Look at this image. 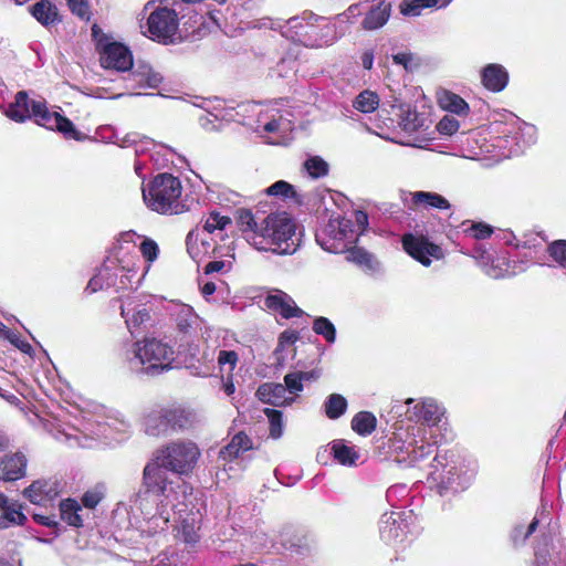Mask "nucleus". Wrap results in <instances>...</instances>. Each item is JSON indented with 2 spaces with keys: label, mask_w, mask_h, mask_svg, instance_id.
Returning a JSON list of instances; mask_svg holds the SVG:
<instances>
[{
  "label": "nucleus",
  "mask_w": 566,
  "mask_h": 566,
  "mask_svg": "<svg viewBox=\"0 0 566 566\" xmlns=\"http://www.w3.org/2000/svg\"><path fill=\"white\" fill-rule=\"evenodd\" d=\"M153 566H186L181 563L177 555L160 554L155 560Z\"/></svg>",
  "instance_id": "60"
},
{
  "label": "nucleus",
  "mask_w": 566,
  "mask_h": 566,
  "mask_svg": "<svg viewBox=\"0 0 566 566\" xmlns=\"http://www.w3.org/2000/svg\"><path fill=\"white\" fill-rule=\"evenodd\" d=\"M264 413L270 423V436L273 439H279L283 434L282 412L275 409L265 408Z\"/></svg>",
  "instance_id": "48"
},
{
  "label": "nucleus",
  "mask_w": 566,
  "mask_h": 566,
  "mask_svg": "<svg viewBox=\"0 0 566 566\" xmlns=\"http://www.w3.org/2000/svg\"><path fill=\"white\" fill-rule=\"evenodd\" d=\"M289 126H290L289 122L283 120V117L280 116L279 118H273V119L269 120L268 123H265L263 126V129L266 133H277V132H282V130H287Z\"/></svg>",
  "instance_id": "58"
},
{
  "label": "nucleus",
  "mask_w": 566,
  "mask_h": 566,
  "mask_svg": "<svg viewBox=\"0 0 566 566\" xmlns=\"http://www.w3.org/2000/svg\"><path fill=\"white\" fill-rule=\"evenodd\" d=\"M81 510L80 503L73 499H66L60 503L61 518L74 527L83 525V520L78 513Z\"/></svg>",
  "instance_id": "35"
},
{
  "label": "nucleus",
  "mask_w": 566,
  "mask_h": 566,
  "mask_svg": "<svg viewBox=\"0 0 566 566\" xmlns=\"http://www.w3.org/2000/svg\"><path fill=\"white\" fill-rule=\"evenodd\" d=\"M546 510L543 507V510L538 513L539 517L535 516L531 524L527 526L526 531H524L523 525L516 526L512 534L514 543H524L536 531L539 521L544 518Z\"/></svg>",
  "instance_id": "47"
},
{
  "label": "nucleus",
  "mask_w": 566,
  "mask_h": 566,
  "mask_svg": "<svg viewBox=\"0 0 566 566\" xmlns=\"http://www.w3.org/2000/svg\"><path fill=\"white\" fill-rule=\"evenodd\" d=\"M32 115L38 125H41L49 129H55L56 124H59V118L61 116V114L56 112H50L45 103L41 101L32 102Z\"/></svg>",
  "instance_id": "32"
},
{
  "label": "nucleus",
  "mask_w": 566,
  "mask_h": 566,
  "mask_svg": "<svg viewBox=\"0 0 566 566\" xmlns=\"http://www.w3.org/2000/svg\"><path fill=\"white\" fill-rule=\"evenodd\" d=\"M284 28L286 29L282 31L284 36L311 48L331 45L338 38L335 23L313 13L291 18L286 21Z\"/></svg>",
  "instance_id": "3"
},
{
  "label": "nucleus",
  "mask_w": 566,
  "mask_h": 566,
  "mask_svg": "<svg viewBox=\"0 0 566 566\" xmlns=\"http://www.w3.org/2000/svg\"><path fill=\"white\" fill-rule=\"evenodd\" d=\"M218 364L223 370L228 366V371L231 374L239 360V356L234 350H220L218 354Z\"/></svg>",
  "instance_id": "54"
},
{
  "label": "nucleus",
  "mask_w": 566,
  "mask_h": 566,
  "mask_svg": "<svg viewBox=\"0 0 566 566\" xmlns=\"http://www.w3.org/2000/svg\"><path fill=\"white\" fill-rule=\"evenodd\" d=\"M252 449L251 439L243 432L237 433L231 441L220 450L219 457L223 461L238 458L241 452Z\"/></svg>",
  "instance_id": "28"
},
{
  "label": "nucleus",
  "mask_w": 566,
  "mask_h": 566,
  "mask_svg": "<svg viewBox=\"0 0 566 566\" xmlns=\"http://www.w3.org/2000/svg\"><path fill=\"white\" fill-rule=\"evenodd\" d=\"M538 264L566 269V250H534Z\"/></svg>",
  "instance_id": "37"
},
{
  "label": "nucleus",
  "mask_w": 566,
  "mask_h": 566,
  "mask_svg": "<svg viewBox=\"0 0 566 566\" xmlns=\"http://www.w3.org/2000/svg\"><path fill=\"white\" fill-rule=\"evenodd\" d=\"M304 167L308 175L313 178H319L328 172V165L319 157H311L304 163Z\"/></svg>",
  "instance_id": "50"
},
{
  "label": "nucleus",
  "mask_w": 566,
  "mask_h": 566,
  "mask_svg": "<svg viewBox=\"0 0 566 566\" xmlns=\"http://www.w3.org/2000/svg\"><path fill=\"white\" fill-rule=\"evenodd\" d=\"M65 441L69 443L70 447L78 446L82 448H90L92 444L88 442V436L82 434L78 436H72L70 433H65Z\"/></svg>",
  "instance_id": "63"
},
{
  "label": "nucleus",
  "mask_w": 566,
  "mask_h": 566,
  "mask_svg": "<svg viewBox=\"0 0 566 566\" xmlns=\"http://www.w3.org/2000/svg\"><path fill=\"white\" fill-rule=\"evenodd\" d=\"M231 266H232L231 261L216 260V261L208 262L203 269V272H205V274H212V273L221 272L223 270L229 271L231 269Z\"/></svg>",
  "instance_id": "57"
},
{
  "label": "nucleus",
  "mask_w": 566,
  "mask_h": 566,
  "mask_svg": "<svg viewBox=\"0 0 566 566\" xmlns=\"http://www.w3.org/2000/svg\"><path fill=\"white\" fill-rule=\"evenodd\" d=\"M4 337L13 344L15 347H18L23 353H30L31 345L24 340H22L11 329H6Z\"/></svg>",
  "instance_id": "61"
},
{
  "label": "nucleus",
  "mask_w": 566,
  "mask_h": 566,
  "mask_svg": "<svg viewBox=\"0 0 566 566\" xmlns=\"http://www.w3.org/2000/svg\"><path fill=\"white\" fill-rule=\"evenodd\" d=\"M295 223L286 211L269 213L260 223L259 234L274 244L286 242L295 233Z\"/></svg>",
  "instance_id": "10"
},
{
  "label": "nucleus",
  "mask_w": 566,
  "mask_h": 566,
  "mask_svg": "<svg viewBox=\"0 0 566 566\" xmlns=\"http://www.w3.org/2000/svg\"><path fill=\"white\" fill-rule=\"evenodd\" d=\"M114 253L108 255L104 261L103 268L98 274L92 277L86 286L91 293H95L104 286L117 285L118 289H125L126 282L129 277L124 272H135L134 266L123 264L124 258L128 255L127 250H112Z\"/></svg>",
  "instance_id": "9"
},
{
  "label": "nucleus",
  "mask_w": 566,
  "mask_h": 566,
  "mask_svg": "<svg viewBox=\"0 0 566 566\" xmlns=\"http://www.w3.org/2000/svg\"><path fill=\"white\" fill-rule=\"evenodd\" d=\"M73 13L82 19H88V7L85 0H66Z\"/></svg>",
  "instance_id": "59"
},
{
  "label": "nucleus",
  "mask_w": 566,
  "mask_h": 566,
  "mask_svg": "<svg viewBox=\"0 0 566 566\" xmlns=\"http://www.w3.org/2000/svg\"><path fill=\"white\" fill-rule=\"evenodd\" d=\"M23 494L31 503L43 505L56 495V491L53 484L39 480L28 486Z\"/></svg>",
  "instance_id": "25"
},
{
  "label": "nucleus",
  "mask_w": 566,
  "mask_h": 566,
  "mask_svg": "<svg viewBox=\"0 0 566 566\" xmlns=\"http://www.w3.org/2000/svg\"><path fill=\"white\" fill-rule=\"evenodd\" d=\"M460 127L459 122L452 116H444L437 125V129L442 135H453Z\"/></svg>",
  "instance_id": "56"
},
{
  "label": "nucleus",
  "mask_w": 566,
  "mask_h": 566,
  "mask_svg": "<svg viewBox=\"0 0 566 566\" xmlns=\"http://www.w3.org/2000/svg\"><path fill=\"white\" fill-rule=\"evenodd\" d=\"M200 454L197 443L186 439L171 441L157 450L143 470L142 489L114 511L117 539L130 545L144 544L168 528L170 509H177L179 497L186 499L191 489L180 479L169 480L167 471L187 475Z\"/></svg>",
  "instance_id": "1"
},
{
  "label": "nucleus",
  "mask_w": 566,
  "mask_h": 566,
  "mask_svg": "<svg viewBox=\"0 0 566 566\" xmlns=\"http://www.w3.org/2000/svg\"><path fill=\"white\" fill-rule=\"evenodd\" d=\"M166 406L149 412L145 418V432L151 437L167 436L171 431Z\"/></svg>",
  "instance_id": "20"
},
{
  "label": "nucleus",
  "mask_w": 566,
  "mask_h": 566,
  "mask_svg": "<svg viewBox=\"0 0 566 566\" xmlns=\"http://www.w3.org/2000/svg\"><path fill=\"white\" fill-rule=\"evenodd\" d=\"M465 232L476 240H483L490 237L493 232L492 228L485 223H472Z\"/></svg>",
  "instance_id": "55"
},
{
  "label": "nucleus",
  "mask_w": 566,
  "mask_h": 566,
  "mask_svg": "<svg viewBox=\"0 0 566 566\" xmlns=\"http://www.w3.org/2000/svg\"><path fill=\"white\" fill-rule=\"evenodd\" d=\"M104 497V486L96 485L86 491L82 497V503L87 509H95Z\"/></svg>",
  "instance_id": "52"
},
{
  "label": "nucleus",
  "mask_w": 566,
  "mask_h": 566,
  "mask_svg": "<svg viewBox=\"0 0 566 566\" xmlns=\"http://www.w3.org/2000/svg\"><path fill=\"white\" fill-rule=\"evenodd\" d=\"M318 370L292 371L285 375L284 386L290 394H297L303 390L305 381H315L319 378Z\"/></svg>",
  "instance_id": "29"
},
{
  "label": "nucleus",
  "mask_w": 566,
  "mask_h": 566,
  "mask_svg": "<svg viewBox=\"0 0 566 566\" xmlns=\"http://www.w3.org/2000/svg\"><path fill=\"white\" fill-rule=\"evenodd\" d=\"M332 451L338 463L348 467L355 465L360 457L354 446L346 444L344 441H335Z\"/></svg>",
  "instance_id": "33"
},
{
  "label": "nucleus",
  "mask_w": 566,
  "mask_h": 566,
  "mask_svg": "<svg viewBox=\"0 0 566 566\" xmlns=\"http://www.w3.org/2000/svg\"><path fill=\"white\" fill-rule=\"evenodd\" d=\"M117 242L120 245V248L130 244L134 245L135 248H158L157 243L154 240L139 235L133 231L120 233Z\"/></svg>",
  "instance_id": "43"
},
{
  "label": "nucleus",
  "mask_w": 566,
  "mask_h": 566,
  "mask_svg": "<svg viewBox=\"0 0 566 566\" xmlns=\"http://www.w3.org/2000/svg\"><path fill=\"white\" fill-rule=\"evenodd\" d=\"M187 500L186 499H182V497H179V502L180 504L178 505L177 509H170V513L174 512V514H179V518H180V527H179V536L182 538V541L187 544H196L199 538H200V535H199V522H200V518L191 513L189 514L187 517H181V513L184 512V510L180 507L181 505H186L185 504V501Z\"/></svg>",
  "instance_id": "18"
},
{
  "label": "nucleus",
  "mask_w": 566,
  "mask_h": 566,
  "mask_svg": "<svg viewBox=\"0 0 566 566\" xmlns=\"http://www.w3.org/2000/svg\"><path fill=\"white\" fill-rule=\"evenodd\" d=\"M407 413L410 420L416 421L415 424L426 426L430 438H434L433 428L441 421L444 409L434 399L423 398L412 407H409Z\"/></svg>",
  "instance_id": "11"
},
{
  "label": "nucleus",
  "mask_w": 566,
  "mask_h": 566,
  "mask_svg": "<svg viewBox=\"0 0 566 566\" xmlns=\"http://www.w3.org/2000/svg\"><path fill=\"white\" fill-rule=\"evenodd\" d=\"M390 14L389 4L379 3L374 7L364 19L363 27L366 30H376L382 27Z\"/></svg>",
  "instance_id": "34"
},
{
  "label": "nucleus",
  "mask_w": 566,
  "mask_h": 566,
  "mask_svg": "<svg viewBox=\"0 0 566 566\" xmlns=\"http://www.w3.org/2000/svg\"><path fill=\"white\" fill-rule=\"evenodd\" d=\"M329 252H342L347 262L356 265L361 272L374 275L381 271V264L368 250H328Z\"/></svg>",
  "instance_id": "15"
},
{
  "label": "nucleus",
  "mask_w": 566,
  "mask_h": 566,
  "mask_svg": "<svg viewBox=\"0 0 566 566\" xmlns=\"http://www.w3.org/2000/svg\"><path fill=\"white\" fill-rule=\"evenodd\" d=\"M264 304L270 311L279 313L286 319L303 315V311L295 304L294 300L281 290H274L273 293L269 294Z\"/></svg>",
  "instance_id": "14"
},
{
  "label": "nucleus",
  "mask_w": 566,
  "mask_h": 566,
  "mask_svg": "<svg viewBox=\"0 0 566 566\" xmlns=\"http://www.w3.org/2000/svg\"><path fill=\"white\" fill-rule=\"evenodd\" d=\"M412 208H434L439 210H447L450 208L449 201L441 195L430 191H415L411 192Z\"/></svg>",
  "instance_id": "24"
},
{
  "label": "nucleus",
  "mask_w": 566,
  "mask_h": 566,
  "mask_svg": "<svg viewBox=\"0 0 566 566\" xmlns=\"http://www.w3.org/2000/svg\"><path fill=\"white\" fill-rule=\"evenodd\" d=\"M256 397L264 403L273 406L290 405L293 398L286 397V388L282 384L265 382L256 390Z\"/></svg>",
  "instance_id": "21"
},
{
  "label": "nucleus",
  "mask_w": 566,
  "mask_h": 566,
  "mask_svg": "<svg viewBox=\"0 0 566 566\" xmlns=\"http://www.w3.org/2000/svg\"><path fill=\"white\" fill-rule=\"evenodd\" d=\"M429 479L437 484L440 494L465 490L476 474V462L455 451L438 453L430 464Z\"/></svg>",
  "instance_id": "2"
},
{
  "label": "nucleus",
  "mask_w": 566,
  "mask_h": 566,
  "mask_svg": "<svg viewBox=\"0 0 566 566\" xmlns=\"http://www.w3.org/2000/svg\"><path fill=\"white\" fill-rule=\"evenodd\" d=\"M354 221L361 231H365L368 227V216L363 210H356L354 212Z\"/></svg>",
  "instance_id": "64"
},
{
  "label": "nucleus",
  "mask_w": 566,
  "mask_h": 566,
  "mask_svg": "<svg viewBox=\"0 0 566 566\" xmlns=\"http://www.w3.org/2000/svg\"><path fill=\"white\" fill-rule=\"evenodd\" d=\"M167 416L169 417L171 431H185L193 428L199 419L197 412L182 405L166 406Z\"/></svg>",
  "instance_id": "16"
},
{
  "label": "nucleus",
  "mask_w": 566,
  "mask_h": 566,
  "mask_svg": "<svg viewBox=\"0 0 566 566\" xmlns=\"http://www.w3.org/2000/svg\"><path fill=\"white\" fill-rule=\"evenodd\" d=\"M436 444V437L430 438L426 426L412 424L407 428L405 438H401L395 447L396 460L407 467L418 465L433 453Z\"/></svg>",
  "instance_id": "8"
},
{
  "label": "nucleus",
  "mask_w": 566,
  "mask_h": 566,
  "mask_svg": "<svg viewBox=\"0 0 566 566\" xmlns=\"http://www.w3.org/2000/svg\"><path fill=\"white\" fill-rule=\"evenodd\" d=\"M439 3V0H406L400 3V12L403 15L417 17L422 9L431 8Z\"/></svg>",
  "instance_id": "45"
},
{
  "label": "nucleus",
  "mask_w": 566,
  "mask_h": 566,
  "mask_svg": "<svg viewBox=\"0 0 566 566\" xmlns=\"http://www.w3.org/2000/svg\"><path fill=\"white\" fill-rule=\"evenodd\" d=\"M325 413L329 419H338L347 409V400L339 394H332L324 403Z\"/></svg>",
  "instance_id": "39"
},
{
  "label": "nucleus",
  "mask_w": 566,
  "mask_h": 566,
  "mask_svg": "<svg viewBox=\"0 0 566 566\" xmlns=\"http://www.w3.org/2000/svg\"><path fill=\"white\" fill-rule=\"evenodd\" d=\"M400 112L401 114L399 125L405 132L413 133L422 127L423 120L410 106H400Z\"/></svg>",
  "instance_id": "41"
},
{
  "label": "nucleus",
  "mask_w": 566,
  "mask_h": 566,
  "mask_svg": "<svg viewBox=\"0 0 566 566\" xmlns=\"http://www.w3.org/2000/svg\"><path fill=\"white\" fill-rule=\"evenodd\" d=\"M25 522L27 516L22 512V506L17 501H11L0 515V530H6L14 525L22 526Z\"/></svg>",
  "instance_id": "31"
},
{
  "label": "nucleus",
  "mask_w": 566,
  "mask_h": 566,
  "mask_svg": "<svg viewBox=\"0 0 566 566\" xmlns=\"http://www.w3.org/2000/svg\"><path fill=\"white\" fill-rule=\"evenodd\" d=\"M230 224L231 219L229 217L211 212L200 229L205 230V234L211 237V240L214 241V238H223V231Z\"/></svg>",
  "instance_id": "30"
},
{
  "label": "nucleus",
  "mask_w": 566,
  "mask_h": 566,
  "mask_svg": "<svg viewBox=\"0 0 566 566\" xmlns=\"http://www.w3.org/2000/svg\"><path fill=\"white\" fill-rule=\"evenodd\" d=\"M439 104L443 109L458 115L465 114L469 109V106L463 98L450 92H443L439 96Z\"/></svg>",
  "instance_id": "38"
},
{
  "label": "nucleus",
  "mask_w": 566,
  "mask_h": 566,
  "mask_svg": "<svg viewBox=\"0 0 566 566\" xmlns=\"http://www.w3.org/2000/svg\"><path fill=\"white\" fill-rule=\"evenodd\" d=\"M32 17L42 25L49 28L61 21L57 8L49 0H41L29 8Z\"/></svg>",
  "instance_id": "22"
},
{
  "label": "nucleus",
  "mask_w": 566,
  "mask_h": 566,
  "mask_svg": "<svg viewBox=\"0 0 566 566\" xmlns=\"http://www.w3.org/2000/svg\"><path fill=\"white\" fill-rule=\"evenodd\" d=\"M237 219L242 230L252 231L259 234L260 224L256 222L253 213L249 209H239L237 211Z\"/></svg>",
  "instance_id": "49"
},
{
  "label": "nucleus",
  "mask_w": 566,
  "mask_h": 566,
  "mask_svg": "<svg viewBox=\"0 0 566 566\" xmlns=\"http://www.w3.org/2000/svg\"><path fill=\"white\" fill-rule=\"evenodd\" d=\"M32 102L25 92H19L15 96V102L10 104L6 111V115L14 122H24L33 116Z\"/></svg>",
  "instance_id": "26"
},
{
  "label": "nucleus",
  "mask_w": 566,
  "mask_h": 566,
  "mask_svg": "<svg viewBox=\"0 0 566 566\" xmlns=\"http://www.w3.org/2000/svg\"><path fill=\"white\" fill-rule=\"evenodd\" d=\"M98 50L101 64L105 69L126 71L133 65V57L129 50L120 43H98Z\"/></svg>",
  "instance_id": "12"
},
{
  "label": "nucleus",
  "mask_w": 566,
  "mask_h": 566,
  "mask_svg": "<svg viewBox=\"0 0 566 566\" xmlns=\"http://www.w3.org/2000/svg\"><path fill=\"white\" fill-rule=\"evenodd\" d=\"M379 105L378 95L369 90L363 91L354 101L353 106L361 113H371Z\"/></svg>",
  "instance_id": "42"
},
{
  "label": "nucleus",
  "mask_w": 566,
  "mask_h": 566,
  "mask_svg": "<svg viewBox=\"0 0 566 566\" xmlns=\"http://www.w3.org/2000/svg\"><path fill=\"white\" fill-rule=\"evenodd\" d=\"M27 462L25 455L21 452L4 455L0 460V480L17 481L23 478Z\"/></svg>",
  "instance_id": "17"
},
{
  "label": "nucleus",
  "mask_w": 566,
  "mask_h": 566,
  "mask_svg": "<svg viewBox=\"0 0 566 566\" xmlns=\"http://www.w3.org/2000/svg\"><path fill=\"white\" fill-rule=\"evenodd\" d=\"M55 129L62 133L66 138L75 140H81L84 138V135L75 128L74 124L62 115L59 118V124H56Z\"/></svg>",
  "instance_id": "51"
},
{
  "label": "nucleus",
  "mask_w": 566,
  "mask_h": 566,
  "mask_svg": "<svg viewBox=\"0 0 566 566\" xmlns=\"http://www.w3.org/2000/svg\"><path fill=\"white\" fill-rule=\"evenodd\" d=\"M174 306L178 329L185 334L196 329L199 325V316L193 312L192 307L187 304H175Z\"/></svg>",
  "instance_id": "27"
},
{
  "label": "nucleus",
  "mask_w": 566,
  "mask_h": 566,
  "mask_svg": "<svg viewBox=\"0 0 566 566\" xmlns=\"http://www.w3.org/2000/svg\"><path fill=\"white\" fill-rule=\"evenodd\" d=\"M140 22L143 34L163 44L174 43L178 39L179 19L175 9L164 4V0L148 1L142 12Z\"/></svg>",
  "instance_id": "5"
},
{
  "label": "nucleus",
  "mask_w": 566,
  "mask_h": 566,
  "mask_svg": "<svg viewBox=\"0 0 566 566\" xmlns=\"http://www.w3.org/2000/svg\"><path fill=\"white\" fill-rule=\"evenodd\" d=\"M413 260L428 268L446 258V250H405Z\"/></svg>",
  "instance_id": "40"
},
{
  "label": "nucleus",
  "mask_w": 566,
  "mask_h": 566,
  "mask_svg": "<svg viewBox=\"0 0 566 566\" xmlns=\"http://www.w3.org/2000/svg\"><path fill=\"white\" fill-rule=\"evenodd\" d=\"M380 537L387 544H396L405 539L407 524L401 512H389L381 515L379 522Z\"/></svg>",
  "instance_id": "13"
},
{
  "label": "nucleus",
  "mask_w": 566,
  "mask_h": 566,
  "mask_svg": "<svg viewBox=\"0 0 566 566\" xmlns=\"http://www.w3.org/2000/svg\"><path fill=\"white\" fill-rule=\"evenodd\" d=\"M313 331L325 338L329 344L335 343L336 328L334 324L326 317H316L313 322Z\"/></svg>",
  "instance_id": "46"
},
{
  "label": "nucleus",
  "mask_w": 566,
  "mask_h": 566,
  "mask_svg": "<svg viewBox=\"0 0 566 566\" xmlns=\"http://www.w3.org/2000/svg\"><path fill=\"white\" fill-rule=\"evenodd\" d=\"M137 76L139 77V82L144 83L147 87L156 88L158 87L163 82V76L160 73L151 70V69H144L140 71Z\"/></svg>",
  "instance_id": "53"
},
{
  "label": "nucleus",
  "mask_w": 566,
  "mask_h": 566,
  "mask_svg": "<svg viewBox=\"0 0 566 566\" xmlns=\"http://www.w3.org/2000/svg\"><path fill=\"white\" fill-rule=\"evenodd\" d=\"M182 186L180 180L170 175L157 176L149 187L143 188V199L148 208L160 213H179Z\"/></svg>",
  "instance_id": "7"
},
{
  "label": "nucleus",
  "mask_w": 566,
  "mask_h": 566,
  "mask_svg": "<svg viewBox=\"0 0 566 566\" xmlns=\"http://www.w3.org/2000/svg\"><path fill=\"white\" fill-rule=\"evenodd\" d=\"M507 80L509 74L502 65L490 64L483 70L482 81L484 86L490 91H502L506 86Z\"/></svg>",
  "instance_id": "23"
},
{
  "label": "nucleus",
  "mask_w": 566,
  "mask_h": 566,
  "mask_svg": "<svg viewBox=\"0 0 566 566\" xmlns=\"http://www.w3.org/2000/svg\"><path fill=\"white\" fill-rule=\"evenodd\" d=\"M269 197L280 198V199H295L297 193L294 189V186L289 184L285 180H279L264 189L263 191Z\"/></svg>",
  "instance_id": "44"
},
{
  "label": "nucleus",
  "mask_w": 566,
  "mask_h": 566,
  "mask_svg": "<svg viewBox=\"0 0 566 566\" xmlns=\"http://www.w3.org/2000/svg\"><path fill=\"white\" fill-rule=\"evenodd\" d=\"M480 269L492 279H503L525 271L528 261L516 250H468Z\"/></svg>",
  "instance_id": "6"
},
{
  "label": "nucleus",
  "mask_w": 566,
  "mask_h": 566,
  "mask_svg": "<svg viewBox=\"0 0 566 566\" xmlns=\"http://www.w3.org/2000/svg\"><path fill=\"white\" fill-rule=\"evenodd\" d=\"M201 237H207L205 234V230H201L200 227H196L192 229L186 238V244L188 248H196L200 244Z\"/></svg>",
  "instance_id": "62"
},
{
  "label": "nucleus",
  "mask_w": 566,
  "mask_h": 566,
  "mask_svg": "<svg viewBox=\"0 0 566 566\" xmlns=\"http://www.w3.org/2000/svg\"><path fill=\"white\" fill-rule=\"evenodd\" d=\"M120 314L125 318L129 332L139 327L150 319L149 312L146 307L138 304L135 297H128L120 305Z\"/></svg>",
  "instance_id": "19"
},
{
  "label": "nucleus",
  "mask_w": 566,
  "mask_h": 566,
  "mask_svg": "<svg viewBox=\"0 0 566 566\" xmlns=\"http://www.w3.org/2000/svg\"><path fill=\"white\" fill-rule=\"evenodd\" d=\"M125 357L130 368L154 375L172 367L175 350L161 339L146 337L142 342L134 343L126 350Z\"/></svg>",
  "instance_id": "4"
},
{
  "label": "nucleus",
  "mask_w": 566,
  "mask_h": 566,
  "mask_svg": "<svg viewBox=\"0 0 566 566\" xmlns=\"http://www.w3.org/2000/svg\"><path fill=\"white\" fill-rule=\"evenodd\" d=\"M376 417L369 411H360L352 420V429L360 436H368L376 429Z\"/></svg>",
  "instance_id": "36"
}]
</instances>
